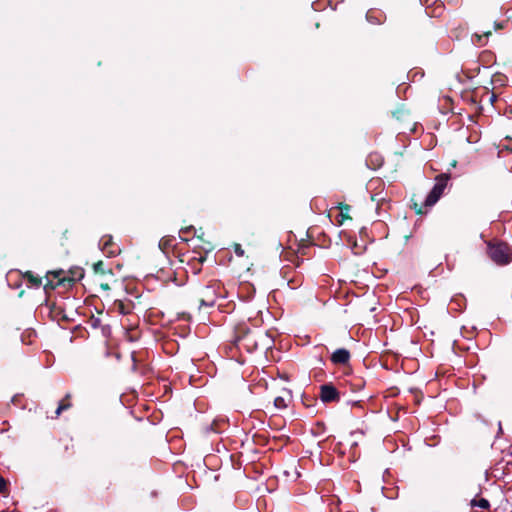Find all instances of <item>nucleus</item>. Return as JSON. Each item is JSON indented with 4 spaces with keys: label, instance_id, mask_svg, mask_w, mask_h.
<instances>
[{
    "label": "nucleus",
    "instance_id": "nucleus-19",
    "mask_svg": "<svg viewBox=\"0 0 512 512\" xmlns=\"http://www.w3.org/2000/svg\"><path fill=\"white\" fill-rule=\"evenodd\" d=\"M191 229H192V227H188V228H186L184 231L186 232V231H189V230H191Z\"/></svg>",
    "mask_w": 512,
    "mask_h": 512
},
{
    "label": "nucleus",
    "instance_id": "nucleus-6",
    "mask_svg": "<svg viewBox=\"0 0 512 512\" xmlns=\"http://www.w3.org/2000/svg\"><path fill=\"white\" fill-rule=\"evenodd\" d=\"M350 359V352L345 348L337 349L331 355L332 363L336 365L346 364Z\"/></svg>",
    "mask_w": 512,
    "mask_h": 512
},
{
    "label": "nucleus",
    "instance_id": "nucleus-16",
    "mask_svg": "<svg viewBox=\"0 0 512 512\" xmlns=\"http://www.w3.org/2000/svg\"><path fill=\"white\" fill-rule=\"evenodd\" d=\"M350 211V207L348 205H345L341 208V215L344 217H348V212Z\"/></svg>",
    "mask_w": 512,
    "mask_h": 512
},
{
    "label": "nucleus",
    "instance_id": "nucleus-12",
    "mask_svg": "<svg viewBox=\"0 0 512 512\" xmlns=\"http://www.w3.org/2000/svg\"><path fill=\"white\" fill-rule=\"evenodd\" d=\"M69 407H70V403H66V404L63 402L59 403V405L55 411L56 417H58L62 411L68 409Z\"/></svg>",
    "mask_w": 512,
    "mask_h": 512
},
{
    "label": "nucleus",
    "instance_id": "nucleus-1",
    "mask_svg": "<svg viewBox=\"0 0 512 512\" xmlns=\"http://www.w3.org/2000/svg\"><path fill=\"white\" fill-rule=\"evenodd\" d=\"M237 339L248 350L257 349L260 345L265 346L268 344L267 334L261 329L240 328Z\"/></svg>",
    "mask_w": 512,
    "mask_h": 512
},
{
    "label": "nucleus",
    "instance_id": "nucleus-4",
    "mask_svg": "<svg viewBox=\"0 0 512 512\" xmlns=\"http://www.w3.org/2000/svg\"><path fill=\"white\" fill-rule=\"evenodd\" d=\"M448 176L440 175L436 178V183L425 200L426 206H433L443 194V191L447 185Z\"/></svg>",
    "mask_w": 512,
    "mask_h": 512
},
{
    "label": "nucleus",
    "instance_id": "nucleus-13",
    "mask_svg": "<svg viewBox=\"0 0 512 512\" xmlns=\"http://www.w3.org/2000/svg\"><path fill=\"white\" fill-rule=\"evenodd\" d=\"M366 19L372 24H381L382 23L381 19L374 17L371 13L366 14Z\"/></svg>",
    "mask_w": 512,
    "mask_h": 512
},
{
    "label": "nucleus",
    "instance_id": "nucleus-14",
    "mask_svg": "<svg viewBox=\"0 0 512 512\" xmlns=\"http://www.w3.org/2000/svg\"><path fill=\"white\" fill-rule=\"evenodd\" d=\"M234 252L239 257H242L244 255V250L242 249L240 244H235Z\"/></svg>",
    "mask_w": 512,
    "mask_h": 512
},
{
    "label": "nucleus",
    "instance_id": "nucleus-9",
    "mask_svg": "<svg viewBox=\"0 0 512 512\" xmlns=\"http://www.w3.org/2000/svg\"><path fill=\"white\" fill-rule=\"evenodd\" d=\"M470 505L472 507H479V508H482V509H488L490 507L489 501L487 499H484V498H481L479 500L472 499L471 502H470Z\"/></svg>",
    "mask_w": 512,
    "mask_h": 512
},
{
    "label": "nucleus",
    "instance_id": "nucleus-7",
    "mask_svg": "<svg viewBox=\"0 0 512 512\" xmlns=\"http://www.w3.org/2000/svg\"><path fill=\"white\" fill-rule=\"evenodd\" d=\"M291 401V394L289 391L284 390L283 395L277 396L274 399V406L277 409H285Z\"/></svg>",
    "mask_w": 512,
    "mask_h": 512
},
{
    "label": "nucleus",
    "instance_id": "nucleus-8",
    "mask_svg": "<svg viewBox=\"0 0 512 512\" xmlns=\"http://www.w3.org/2000/svg\"><path fill=\"white\" fill-rule=\"evenodd\" d=\"M112 243V237L111 236H103L99 242V245L102 250L106 251L109 255H115L116 250L110 249Z\"/></svg>",
    "mask_w": 512,
    "mask_h": 512
},
{
    "label": "nucleus",
    "instance_id": "nucleus-11",
    "mask_svg": "<svg viewBox=\"0 0 512 512\" xmlns=\"http://www.w3.org/2000/svg\"><path fill=\"white\" fill-rule=\"evenodd\" d=\"M171 240L168 239V238H162L160 241H159V248L162 250V251H166L170 246Z\"/></svg>",
    "mask_w": 512,
    "mask_h": 512
},
{
    "label": "nucleus",
    "instance_id": "nucleus-2",
    "mask_svg": "<svg viewBox=\"0 0 512 512\" xmlns=\"http://www.w3.org/2000/svg\"><path fill=\"white\" fill-rule=\"evenodd\" d=\"M488 255L494 263L500 266L507 265L512 260V252L504 243H489Z\"/></svg>",
    "mask_w": 512,
    "mask_h": 512
},
{
    "label": "nucleus",
    "instance_id": "nucleus-3",
    "mask_svg": "<svg viewBox=\"0 0 512 512\" xmlns=\"http://www.w3.org/2000/svg\"><path fill=\"white\" fill-rule=\"evenodd\" d=\"M219 284L213 283L210 285H207L203 287L199 291V301H200V307L206 306L211 307L215 304L218 296H219Z\"/></svg>",
    "mask_w": 512,
    "mask_h": 512
},
{
    "label": "nucleus",
    "instance_id": "nucleus-5",
    "mask_svg": "<svg viewBox=\"0 0 512 512\" xmlns=\"http://www.w3.org/2000/svg\"><path fill=\"white\" fill-rule=\"evenodd\" d=\"M319 397L322 402L330 403V402H338L340 400V395L336 387L331 384H323L320 386V394Z\"/></svg>",
    "mask_w": 512,
    "mask_h": 512
},
{
    "label": "nucleus",
    "instance_id": "nucleus-10",
    "mask_svg": "<svg viewBox=\"0 0 512 512\" xmlns=\"http://www.w3.org/2000/svg\"><path fill=\"white\" fill-rule=\"evenodd\" d=\"M490 34H491V32H490V31H488V32H484V34H483V35H480V34H478V33H475V34L473 35V37H472V41H473V43H474V44H477V45H479V46H482V45H484V42L482 41V38H483V37H487V36H489Z\"/></svg>",
    "mask_w": 512,
    "mask_h": 512
},
{
    "label": "nucleus",
    "instance_id": "nucleus-18",
    "mask_svg": "<svg viewBox=\"0 0 512 512\" xmlns=\"http://www.w3.org/2000/svg\"><path fill=\"white\" fill-rule=\"evenodd\" d=\"M60 273H62V271H57V272L55 273V276H58Z\"/></svg>",
    "mask_w": 512,
    "mask_h": 512
},
{
    "label": "nucleus",
    "instance_id": "nucleus-15",
    "mask_svg": "<svg viewBox=\"0 0 512 512\" xmlns=\"http://www.w3.org/2000/svg\"><path fill=\"white\" fill-rule=\"evenodd\" d=\"M7 483L3 477L0 476V493L6 492Z\"/></svg>",
    "mask_w": 512,
    "mask_h": 512
},
{
    "label": "nucleus",
    "instance_id": "nucleus-17",
    "mask_svg": "<svg viewBox=\"0 0 512 512\" xmlns=\"http://www.w3.org/2000/svg\"><path fill=\"white\" fill-rule=\"evenodd\" d=\"M102 265V262H98L95 264V269H100V266Z\"/></svg>",
    "mask_w": 512,
    "mask_h": 512
}]
</instances>
